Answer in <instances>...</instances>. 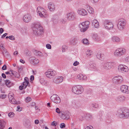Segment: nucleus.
I'll list each match as a JSON object with an SVG mask.
<instances>
[{"label":"nucleus","instance_id":"obj_1","mask_svg":"<svg viewBox=\"0 0 129 129\" xmlns=\"http://www.w3.org/2000/svg\"><path fill=\"white\" fill-rule=\"evenodd\" d=\"M32 29L34 34L36 36H39L44 33L43 27L39 23H35L34 24Z\"/></svg>","mask_w":129,"mask_h":129},{"label":"nucleus","instance_id":"obj_2","mask_svg":"<svg viewBox=\"0 0 129 129\" xmlns=\"http://www.w3.org/2000/svg\"><path fill=\"white\" fill-rule=\"evenodd\" d=\"M126 49L123 48H120L116 49L114 51V55L116 56L120 57L125 54Z\"/></svg>","mask_w":129,"mask_h":129},{"label":"nucleus","instance_id":"obj_3","mask_svg":"<svg viewBox=\"0 0 129 129\" xmlns=\"http://www.w3.org/2000/svg\"><path fill=\"white\" fill-rule=\"evenodd\" d=\"M118 115L121 118H126L129 117V110L127 109L119 111Z\"/></svg>","mask_w":129,"mask_h":129},{"label":"nucleus","instance_id":"obj_4","mask_svg":"<svg viewBox=\"0 0 129 129\" xmlns=\"http://www.w3.org/2000/svg\"><path fill=\"white\" fill-rule=\"evenodd\" d=\"M126 21L123 18L119 19L118 21L117 27L118 29L120 30H122L126 25Z\"/></svg>","mask_w":129,"mask_h":129},{"label":"nucleus","instance_id":"obj_5","mask_svg":"<svg viewBox=\"0 0 129 129\" xmlns=\"http://www.w3.org/2000/svg\"><path fill=\"white\" fill-rule=\"evenodd\" d=\"M72 91L76 94H81L83 91V88L81 86L77 85L74 86L72 88Z\"/></svg>","mask_w":129,"mask_h":129},{"label":"nucleus","instance_id":"obj_6","mask_svg":"<svg viewBox=\"0 0 129 129\" xmlns=\"http://www.w3.org/2000/svg\"><path fill=\"white\" fill-rule=\"evenodd\" d=\"M89 24V22L88 21L83 22L79 24V26L80 29V31L82 32H84L88 28Z\"/></svg>","mask_w":129,"mask_h":129},{"label":"nucleus","instance_id":"obj_7","mask_svg":"<svg viewBox=\"0 0 129 129\" xmlns=\"http://www.w3.org/2000/svg\"><path fill=\"white\" fill-rule=\"evenodd\" d=\"M37 12L39 15L42 17H45L46 13L45 9L41 7H39L37 8Z\"/></svg>","mask_w":129,"mask_h":129},{"label":"nucleus","instance_id":"obj_8","mask_svg":"<svg viewBox=\"0 0 129 129\" xmlns=\"http://www.w3.org/2000/svg\"><path fill=\"white\" fill-rule=\"evenodd\" d=\"M118 70L119 72L124 73L128 72V69L127 66L123 64H120L118 67Z\"/></svg>","mask_w":129,"mask_h":129},{"label":"nucleus","instance_id":"obj_9","mask_svg":"<svg viewBox=\"0 0 129 129\" xmlns=\"http://www.w3.org/2000/svg\"><path fill=\"white\" fill-rule=\"evenodd\" d=\"M104 24L105 28L108 29H111L113 27L112 23L108 20H106L104 21Z\"/></svg>","mask_w":129,"mask_h":129},{"label":"nucleus","instance_id":"obj_10","mask_svg":"<svg viewBox=\"0 0 129 129\" xmlns=\"http://www.w3.org/2000/svg\"><path fill=\"white\" fill-rule=\"evenodd\" d=\"M76 18L75 14L73 12H69L67 14L66 18L69 20H73Z\"/></svg>","mask_w":129,"mask_h":129},{"label":"nucleus","instance_id":"obj_11","mask_svg":"<svg viewBox=\"0 0 129 129\" xmlns=\"http://www.w3.org/2000/svg\"><path fill=\"white\" fill-rule=\"evenodd\" d=\"M50 99L53 102L56 103H59L61 100L58 96L56 94H53L51 97Z\"/></svg>","mask_w":129,"mask_h":129},{"label":"nucleus","instance_id":"obj_12","mask_svg":"<svg viewBox=\"0 0 129 129\" xmlns=\"http://www.w3.org/2000/svg\"><path fill=\"white\" fill-rule=\"evenodd\" d=\"M112 67V63L110 62H105L102 63V69L105 71L110 69Z\"/></svg>","mask_w":129,"mask_h":129},{"label":"nucleus","instance_id":"obj_13","mask_svg":"<svg viewBox=\"0 0 129 129\" xmlns=\"http://www.w3.org/2000/svg\"><path fill=\"white\" fill-rule=\"evenodd\" d=\"M45 74L47 77L52 78L56 74V72L55 71L48 70L45 73Z\"/></svg>","mask_w":129,"mask_h":129},{"label":"nucleus","instance_id":"obj_14","mask_svg":"<svg viewBox=\"0 0 129 129\" xmlns=\"http://www.w3.org/2000/svg\"><path fill=\"white\" fill-rule=\"evenodd\" d=\"M59 116L61 118L64 119H68L70 117L68 112L62 111H61Z\"/></svg>","mask_w":129,"mask_h":129},{"label":"nucleus","instance_id":"obj_15","mask_svg":"<svg viewBox=\"0 0 129 129\" xmlns=\"http://www.w3.org/2000/svg\"><path fill=\"white\" fill-rule=\"evenodd\" d=\"M123 80V79L122 77L120 76H117L114 77L113 81L114 83L118 84L121 83Z\"/></svg>","mask_w":129,"mask_h":129},{"label":"nucleus","instance_id":"obj_16","mask_svg":"<svg viewBox=\"0 0 129 129\" xmlns=\"http://www.w3.org/2000/svg\"><path fill=\"white\" fill-rule=\"evenodd\" d=\"M120 90L121 92L126 94L129 93V86L123 85L121 86Z\"/></svg>","mask_w":129,"mask_h":129},{"label":"nucleus","instance_id":"obj_17","mask_svg":"<svg viewBox=\"0 0 129 129\" xmlns=\"http://www.w3.org/2000/svg\"><path fill=\"white\" fill-rule=\"evenodd\" d=\"M32 19V17L30 14H27L24 15L23 18L24 21L25 22H28L31 21Z\"/></svg>","mask_w":129,"mask_h":129},{"label":"nucleus","instance_id":"obj_18","mask_svg":"<svg viewBox=\"0 0 129 129\" xmlns=\"http://www.w3.org/2000/svg\"><path fill=\"white\" fill-rule=\"evenodd\" d=\"M29 61L30 63L33 65L36 64L38 63L39 61V60L35 57H30Z\"/></svg>","mask_w":129,"mask_h":129},{"label":"nucleus","instance_id":"obj_19","mask_svg":"<svg viewBox=\"0 0 129 129\" xmlns=\"http://www.w3.org/2000/svg\"><path fill=\"white\" fill-rule=\"evenodd\" d=\"M63 77L62 76H58L54 78L53 79L54 82L56 83H59L63 81Z\"/></svg>","mask_w":129,"mask_h":129},{"label":"nucleus","instance_id":"obj_20","mask_svg":"<svg viewBox=\"0 0 129 129\" xmlns=\"http://www.w3.org/2000/svg\"><path fill=\"white\" fill-rule=\"evenodd\" d=\"M77 13L79 15L84 16L87 15V11L83 9H78L77 11Z\"/></svg>","mask_w":129,"mask_h":129},{"label":"nucleus","instance_id":"obj_21","mask_svg":"<svg viewBox=\"0 0 129 129\" xmlns=\"http://www.w3.org/2000/svg\"><path fill=\"white\" fill-rule=\"evenodd\" d=\"M24 125L26 128L28 129H30L31 127V123L29 120L27 119H25L24 123Z\"/></svg>","mask_w":129,"mask_h":129},{"label":"nucleus","instance_id":"obj_22","mask_svg":"<svg viewBox=\"0 0 129 129\" xmlns=\"http://www.w3.org/2000/svg\"><path fill=\"white\" fill-rule=\"evenodd\" d=\"M126 98L123 96H119L117 97L115 99L118 102H122L124 101Z\"/></svg>","mask_w":129,"mask_h":129},{"label":"nucleus","instance_id":"obj_23","mask_svg":"<svg viewBox=\"0 0 129 129\" xmlns=\"http://www.w3.org/2000/svg\"><path fill=\"white\" fill-rule=\"evenodd\" d=\"M48 7L50 10L51 11H53L55 10L54 6L52 3H49L48 4Z\"/></svg>","mask_w":129,"mask_h":129},{"label":"nucleus","instance_id":"obj_24","mask_svg":"<svg viewBox=\"0 0 129 129\" xmlns=\"http://www.w3.org/2000/svg\"><path fill=\"white\" fill-rule=\"evenodd\" d=\"M104 56V54L100 52H98L96 54L97 57L100 60L103 59Z\"/></svg>","mask_w":129,"mask_h":129},{"label":"nucleus","instance_id":"obj_25","mask_svg":"<svg viewBox=\"0 0 129 129\" xmlns=\"http://www.w3.org/2000/svg\"><path fill=\"white\" fill-rule=\"evenodd\" d=\"M78 41V39L76 37H72L70 41V43L73 45H75L76 42Z\"/></svg>","mask_w":129,"mask_h":129},{"label":"nucleus","instance_id":"obj_26","mask_svg":"<svg viewBox=\"0 0 129 129\" xmlns=\"http://www.w3.org/2000/svg\"><path fill=\"white\" fill-rule=\"evenodd\" d=\"M92 25L94 26L95 28H98L99 26V22L96 19H94L92 23Z\"/></svg>","mask_w":129,"mask_h":129},{"label":"nucleus","instance_id":"obj_27","mask_svg":"<svg viewBox=\"0 0 129 129\" xmlns=\"http://www.w3.org/2000/svg\"><path fill=\"white\" fill-rule=\"evenodd\" d=\"M112 40L113 42H118L120 41V39L117 37L116 36H113L111 39Z\"/></svg>","mask_w":129,"mask_h":129},{"label":"nucleus","instance_id":"obj_28","mask_svg":"<svg viewBox=\"0 0 129 129\" xmlns=\"http://www.w3.org/2000/svg\"><path fill=\"white\" fill-rule=\"evenodd\" d=\"M77 78L80 80H84L86 78V77L84 76L82 74H80L77 76Z\"/></svg>","mask_w":129,"mask_h":129},{"label":"nucleus","instance_id":"obj_29","mask_svg":"<svg viewBox=\"0 0 129 129\" xmlns=\"http://www.w3.org/2000/svg\"><path fill=\"white\" fill-rule=\"evenodd\" d=\"M5 83L6 85L9 87H10L13 84L12 82L9 80H6L5 81Z\"/></svg>","mask_w":129,"mask_h":129},{"label":"nucleus","instance_id":"obj_30","mask_svg":"<svg viewBox=\"0 0 129 129\" xmlns=\"http://www.w3.org/2000/svg\"><path fill=\"white\" fill-rule=\"evenodd\" d=\"M93 38L97 41H100L101 40V39L100 37L96 34L93 35Z\"/></svg>","mask_w":129,"mask_h":129},{"label":"nucleus","instance_id":"obj_31","mask_svg":"<svg viewBox=\"0 0 129 129\" xmlns=\"http://www.w3.org/2000/svg\"><path fill=\"white\" fill-rule=\"evenodd\" d=\"M5 123V122L4 120H0V129H4Z\"/></svg>","mask_w":129,"mask_h":129},{"label":"nucleus","instance_id":"obj_32","mask_svg":"<svg viewBox=\"0 0 129 129\" xmlns=\"http://www.w3.org/2000/svg\"><path fill=\"white\" fill-rule=\"evenodd\" d=\"M82 42L84 44L88 45L89 44V41L87 39H84L83 40Z\"/></svg>","mask_w":129,"mask_h":129},{"label":"nucleus","instance_id":"obj_33","mask_svg":"<svg viewBox=\"0 0 129 129\" xmlns=\"http://www.w3.org/2000/svg\"><path fill=\"white\" fill-rule=\"evenodd\" d=\"M40 83L42 84H45L47 83L46 81L43 78H41L40 80Z\"/></svg>","mask_w":129,"mask_h":129},{"label":"nucleus","instance_id":"obj_34","mask_svg":"<svg viewBox=\"0 0 129 129\" xmlns=\"http://www.w3.org/2000/svg\"><path fill=\"white\" fill-rule=\"evenodd\" d=\"M88 12L90 14H92L94 12V11L92 8L89 7L88 8Z\"/></svg>","mask_w":129,"mask_h":129},{"label":"nucleus","instance_id":"obj_35","mask_svg":"<svg viewBox=\"0 0 129 129\" xmlns=\"http://www.w3.org/2000/svg\"><path fill=\"white\" fill-rule=\"evenodd\" d=\"M21 84L24 86V89L26 88L27 85L29 86H30V85L29 84L26 83L24 82H23Z\"/></svg>","mask_w":129,"mask_h":129},{"label":"nucleus","instance_id":"obj_36","mask_svg":"<svg viewBox=\"0 0 129 129\" xmlns=\"http://www.w3.org/2000/svg\"><path fill=\"white\" fill-rule=\"evenodd\" d=\"M35 54L37 55L41 56L42 55V53L40 51H36Z\"/></svg>","mask_w":129,"mask_h":129},{"label":"nucleus","instance_id":"obj_37","mask_svg":"<svg viewBox=\"0 0 129 129\" xmlns=\"http://www.w3.org/2000/svg\"><path fill=\"white\" fill-rule=\"evenodd\" d=\"M92 54V52L90 50H87L86 52V54L88 56L91 55Z\"/></svg>","mask_w":129,"mask_h":129},{"label":"nucleus","instance_id":"obj_38","mask_svg":"<svg viewBox=\"0 0 129 129\" xmlns=\"http://www.w3.org/2000/svg\"><path fill=\"white\" fill-rule=\"evenodd\" d=\"M10 102L11 103L13 104H16L17 103V102L14 98L12 99V100H11Z\"/></svg>","mask_w":129,"mask_h":129},{"label":"nucleus","instance_id":"obj_39","mask_svg":"<svg viewBox=\"0 0 129 129\" xmlns=\"http://www.w3.org/2000/svg\"><path fill=\"white\" fill-rule=\"evenodd\" d=\"M86 119L88 120H89L91 119L92 118V115L90 114H88L87 115L86 117Z\"/></svg>","mask_w":129,"mask_h":129},{"label":"nucleus","instance_id":"obj_40","mask_svg":"<svg viewBox=\"0 0 129 129\" xmlns=\"http://www.w3.org/2000/svg\"><path fill=\"white\" fill-rule=\"evenodd\" d=\"M8 115L9 117H13L14 115V114L13 112H11L8 114Z\"/></svg>","mask_w":129,"mask_h":129},{"label":"nucleus","instance_id":"obj_41","mask_svg":"<svg viewBox=\"0 0 129 129\" xmlns=\"http://www.w3.org/2000/svg\"><path fill=\"white\" fill-rule=\"evenodd\" d=\"M31 100V98L29 97H27L25 99V102H28Z\"/></svg>","mask_w":129,"mask_h":129},{"label":"nucleus","instance_id":"obj_42","mask_svg":"<svg viewBox=\"0 0 129 129\" xmlns=\"http://www.w3.org/2000/svg\"><path fill=\"white\" fill-rule=\"evenodd\" d=\"M91 67L94 69H96L97 68L96 64H93L90 66Z\"/></svg>","mask_w":129,"mask_h":129},{"label":"nucleus","instance_id":"obj_43","mask_svg":"<svg viewBox=\"0 0 129 129\" xmlns=\"http://www.w3.org/2000/svg\"><path fill=\"white\" fill-rule=\"evenodd\" d=\"M6 96V95L4 94H1L0 95V98L2 99L5 98Z\"/></svg>","mask_w":129,"mask_h":129},{"label":"nucleus","instance_id":"obj_44","mask_svg":"<svg viewBox=\"0 0 129 129\" xmlns=\"http://www.w3.org/2000/svg\"><path fill=\"white\" fill-rule=\"evenodd\" d=\"M24 82L26 83L29 84L28 78L27 77H25L24 78Z\"/></svg>","mask_w":129,"mask_h":129},{"label":"nucleus","instance_id":"obj_45","mask_svg":"<svg viewBox=\"0 0 129 129\" xmlns=\"http://www.w3.org/2000/svg\"><path fill=\"white\" fill-rule=\"evenodd\" d=\"M60 127L61 128H64L65 127V125L64 123H61L60 125Z\"/></svg>","mask_w":129,"mask_h":129},{"label":"nucleus","instance_id":"obj_46","mask_svg":"<svg viewBox=\"0 0 129 129\" xmlns=\"http://www.w3.org/2000/svg\"><path fill=\"white\" fill-rule=\"evenodd\" d=\"M91 106L92 107L95 108H97L98 106V105L96 104H92L91 105Z\"/></svg>","mask_w":129,"mask_h":129},{"label":"nucleus","instance_id":"obj_47","mask_svg":"<svg viewBox=\"0 0 129 129\" xmlns=\"http://www.w3.org/2000/svg\"><path fill=\"white\" fill-rule=\"evenodd\" d=\"M56 112L57 113L59 114V115H60V113L61 112V111H60L59 109L58 108H57L56 109Z\"/></svg>","mask_w":129,"mask_h":129},{"label":"nucleus","instance_id":"obj_48","mask_svg":"<svg viewBox=\"0 0 129 129\" xmlns=\"http://www.w3.org/2000/svg\"><path fill=\"white\" fill-rule=\"evenodd\" d=\"M9 39L11 40H15V37L12 36H10L9 37Z\"/></svg>","mask_w":129,"mask_h":129},{"label":"nucleus","instance_id":"obj_49","mask_svg":"<svg viewBox=\"0 0 129 129\" xmlns=\"http://www.w3.org/2000/svg\"><path fill=\"white\" fill-rule=\"evenodd\" d=\"M3 53L4 54H5V55L6 56H8L9 55V52H8L6 50H4Z\"/></svg>","mask_w":129,"mask_h":129},{"label":"nucleus","instance_id":"obj_50","mask_svg":"<svg viewBox=\"0 0 129 129\" xmlns=\"http://www.w3.org/2000/svg\"><path fill=\"white\" fill-rule=\"evenodd\" d=\"M79 64V63L77 61H75L73 63V65L74 66H76Z\"/></svg>","mask_w":129,"mask_h":129},{"label":"nucleus","instance_id":"obj_51","mask_svg":"<svg viewBox=\"0 0 129 129\" xmlns=\"http://www.w3.org/2000/svg\"><path fill=\"white\" fill-rule=\"evenodd\" d=\"M36 105V103L34 102H32L29 105V106L31 107H33Z\"/></svg>","mask_w":129,"mask_h":129},{"label":"nucleus","instance_id":"obj_52","mask_svg":"<svg viewBox=\"0 0 129 129\" xmlns=\"http://www.w3.org/2000/svg\"><path fill=\"white\" fill-rule=\"evenodd\" d=\"M46 47L48 49H51V45L49 44H47L46 45Z\"/></svg>","mask_w":129,"mask_h":129},{"label":"nucleus","instance_id":"obj_53","mask_svg":"<svg viewBox=\"0 0 129 129\" xmlns=\"http://www.w3.org/2000/svg\"><path fill=\"white\" fill-rule=\"evenodd\" d=\"M9 98L10 102V101L11 100H12V99L14 98V97L12 95H9Z\"/></svg>","mask_w":129,"mask_h":129},{"label":"nucleus","instance_id":"obj_54","mask_svg":"<svg viewBox=\"0 0 129 129\" xmlns=\"http://www.w3.org/2000/svg\"><path fill=\"white\" fill-rule=\"evenodd\" d=\"M57 123L56 122H55V121H53L51 125L53 126H55L57 125Z\"/></svg>","mask_w":129,"mask_h":129},{"label":"nucleus","instance_id":"obj_55","mask_svg":"<svg viewBox=\"0 0 129 129\" xmlns=\"http://www.w3.org/2000/svg\"><path fill=\"white\" fill-rule=\"evenodd\" d=\"M14 72H15L14 71H11V73H10L9 74L11 76H12L13 75L14 76H15V73Z\"/></svg>","mask_w":129,"mask_h":129},{"label":"nucleus","instance_id":"obj_56","mask_svg":"<svg viewBox=\"0 0 129 129\" xmlns=\"http://www.w3.org/2000/svg\"><path fill=\"white\" fill-rule=\"evenodd\" d=\"M93 128L92 126H87L85 128V129H91Z\"/></svg>","mask_w":129,"mask_h":129},{"label":"nucleus","instance_id":"obj_57","mask_svg":"<svg viewBox=\"0 0 129 129\" xmlns=\"http://www.w3.org/2000/svg\"><path fill=\"white\" fill-rule=\"evenodd\" d=\"M7 69V66L5 64L4 65V66L2 67V69L3 70H5L6 69Z\"/></svg>","mask_w":129,"mask_h":129},{"label":"nucleus","instance_id":"obj_58","mask_svg":"<svg viewBox=\"0 0 129 129\" xmlns=\"http://www.w3.org/2000/svg\"><path fill=\"white\" fill-rule=\"evenodd\" d=\"M14 72L15 73V76H14L16 78H18L19 76V74H18L16 72Z\"/></svg>","mask_w":129,"mask_h":129},{"label":"nucleus","instance_id":"obj_59","mask_svg":"<svg viewBox=\"0 0 129 129\" xmlns=\"http://www.w3.org/2000/svg\"><path fill=\"white\" fill-rule=\"evenodd\" d=\"M0 49L1 50H4L5 49V48L3 46V45L2 44L0 46Z\"/></svg>","mask_w":129,"mask_h":129},{"label":"nucleus","instance_id":"obj_60","mask_svg":"<svg viewBox=\"0 0 129 129\" xmlns=\"http://www.w3.org/2000/svg\"><path fill=\"white\" fill-rule=\"evenodd\" d=\"M19 88L20 90H22L24 88V86L21 84V85L19 86Z\"/></svg>","mask_w":129,"mask_h":129},{"label":"nucleus","instance_id":"obj_61","mask_svg":"<svg viewBox=\"0 0 129 129\" xmlns=\"http://www.w3.org/2000/svg\"><path fill=\"white\" fill-rule=\"evenodd\" d=\"M125 61L127 62H129V56L126 57L125 59Z\"/></svg>","mask_w":129,"mask_h":129},{"label":"nucleus","instance_id":"obj_62","mask_svg":"<svg viewBox=\"0 0 129 129\" xmlns=\"http://www.w3.org/2000/svg\"><path fill=\"white\" fill-rule=\"evenodd\" d=\"M61 21L63 24H64L65 23L66 20L65 19H61Z\"/></svg>","mask_w":129,"mask_h":129},{"label":"nucleus","instance_id":"obj_63","mask_svg":"<svg viewBox=\"0 0 129 129\" xmlns=\"http://www.w3.org/2000/svg\"><path fill=\"white\" fill-rule=\"evenodd\" d=\"M8 34L7 33H5L2 36V38H3L5 37Z\"/></svg>","mask_w":129,"mask_h":129},{"label":"nucleus","instance_id":"obj_64","mask_svg":"<svg viewBox=\"0 0 129 129\" xmlns=\"http://www.w3.org/2000/svg\"><path fill=\"white\" fill-rule=\"evenodd\" d=\"M34 79V77L33 75H31L30 76V80L31 81H33Z\"/></svg>","mask_w":129,"mask_h":129}]
</instances>
